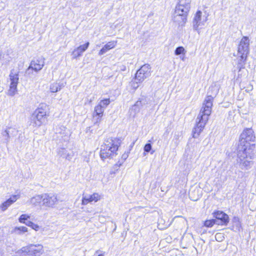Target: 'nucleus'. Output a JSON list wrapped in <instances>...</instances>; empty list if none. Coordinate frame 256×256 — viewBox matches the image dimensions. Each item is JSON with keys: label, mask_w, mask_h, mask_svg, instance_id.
<instances>
[{"label": "nucleus", "mask_w": 256, "mask_h": 256, "mask_svg": "<svg viewBox=\"0 0 256 256\" xmlns=\"http://www.w3.org/2000/svg\"><path fill=\"white\" fill-rule=\"evenodd\" d=\"M238 52L240 58V61L242 62L240 68V70L241 68H244L250 52V40L248 36H244L241 39L238 46Z\"/></svg>", "instance_id": "nucleus-5"}, {"label": "nucleus", "mask_w": 256, "mask_h": 256, "mask_svg": "<svg viewBox=\"0 0 256 256\" xmlns=\"http://www.w3.org/2000/svg\"><path fill=\"white\" fill-rule=\"evenodd\" d=\"M190 10V8H188L186 6H184L180 4H178L176 7L175 13L178 14H179L181 15L184 14L188 16Z\"/></svg>", "instance_id": "nucleus-21"}, {"label": "nucleus", "mask_w": 256, "mask_h": 256, "mask_svg": "<svg viewBox=\"0 0 256 256\" xmlns=\"http://www.w3.org/2000/svg\"><path fill=\"white\" fill-rule=\"evenodd\" d=\"M208 20L207 16L202 14V12L198 10L195 14L192 20V28L199 33L200 29L205 25Z\"/></svg>", "instance_id": "nucleus-10"}, {"label": "nucleus", "mask_w": 256, "mask_h": 256, "mask_svg": "<svg viewBox=\"0 0 256 256\" xmlns=\"http://www.w3.org/2000/svg\"><path fill=\"white\" fill-rule=\"evenodd\" d=\"M43 202V194H38L32 198L30 200V204L34 206H40Z\"/></svg>", "instance_id": "nucleus-22"}, {"label": "nucleus", "mask_w": 256, "mask_h": 256, "mask_svg": "<svg viewBox=\"0 0 256 256\" xmlns=\"http://www.w3.org/2000/svg\"><path fill=\"white\" fill-rule=\"evenodd\" d=\"M32 228L36 231H38L40 229V227L38 225L35 224L34 223L32 225Z\"/></svg>", "instance_id": "nucleus-35"}, {"label": "nucleus", "mask_w": 256, "mask_h": 256, "mask_svg": "<svg viewBox=\"0 0 256 256\" xmlns=\"http://www.w3.org/2000/svg\"><path fill=\"white\" fill-rule=\"evenodd\" d=\"M120 146L118 140L116 138H108L106 140L100 148V156L104 160L116 155Z\"/></svg>", "instance_id": "nucleus-2"}, {"label": "nucleus", "mask_w": 256, "mask_h": 256, "mask_svg": "<svg viewBox=\"0 0 256 256\" xmlns=\"http://www.w3.org/2000/svg\"><path fill=\"white\" fill-rule=\"evenodd\" d=\"M58 154L63 158L70 160L73 158L74 153L72 150H68L66 148H61L58 150Z\"/></svg>", "instance_id": "nucleus-19"}, {"label": "nucleus", "mask_w": 256, "mask_h": 256, "mask_svg": "<svg viewBox=\"0 0 256 256\" xmlns=\"http://www.w3.org/2000/svg\"><path fill=\"white\" fill-rule=\"evenodd\" d=\"M90 43L86 42L85 44L80 45L77 48H75L72 52L74 58H76L80 56L82 54L85 52L89 46Z\"/></svg>", "instance_id": "nucleus-17"}, {"label": "nucleus", "mask_w": 256, "mask_h": 256, "mask_svg": "<svg viewBox=\"0 0 256 256\" xmlns=\"http://www.w3.org/2000/svg\"><path fill=\"white\" fill-rule=\"evenodd\" d=\"M24 224H25L26 225H27L28 226L32 227V225L34 224V222H30V221H27L25 222Z\"/></svg>", "instance_id": "nucleus-37"}, {"label": "nucleus", "mask_w": 256, "mask_h": 256, "mask_svg": "<svg viewBox=\"0 0 256 256\" xmlns=\"http://www.w3.org/2000/svg\"><path fill=\"white\" fill-rule=\"evenodd\" d=\"M216 240L218 242H221L224 238V236L222 233H217L215 236Z\"/></svg>", "instance_id": "nucleus-33"}, {"label": "nucleus", "mask_w": 256, "mask_h": 256, "mask_svg": "<svg viewBox=\"0 0 256 256\" xmlns=\"http://www.w3.org/2000/svg\"><path fill=\"white\" fill-rule=\"evenodd\" d=\"M188 16L184 14H176L172 17V20L178 26L183 27L185 26L187 22Z\"/></svg>", "instance_id": "nucleus-16"}, {"label": "nucleus", "mask_w": 256, "mask_h": 256, "mask_svg": "<svg viewBox=\"0 0 256 256\" xmlns=\"http://www.w3.org/2000/svg\"><path fill=\"white\" fill-rule=\"evenodd\" d=\"M117 44L116 41H111L106 44L100 50L98 55L102 56L106 53L108 50L114 48Z\"/></svg>", "instance_id": "nucleus-20"}, {"label": "nucleus", "mask_w": 256, "mask_h": 256, "mask_svg": "<svg viewBox=\"0 0 256 256\" xmlns=\"http://www.w3.org/2000/svg\"><path fill=\"white\" fill-rule=\"evenodd\" d=\"M2 135L4 137V139L6 140V142H8L9 138H10L9 134L8 132L7 129L2 131Z\"/></svg>", "instance_id": "nucleus-30"}, {"label": "nucleus", "mask_w": 256, "mask_h": 256, "mask_svg": "<svg viewBox=\"0 0 256 256\" xmlns=\"http://www.w3.org/2000/svg\"><path fill=\"white\" fill-rule=\"evenodd\" d=\"M248 153L246 148H242L240 146L238 148V162L242 170H248L254 164V162L252 160V156Z\"/></svg>", "instance_id": "nucleus-4"}, {"label": "nucleus", "mask_w": 256, "mask_h": 256, "mask_svg": "<svg viewBox=\"0 0 256 256\" xmlns=\"http://www.w3.org/2000/svg\"><path fill=\"white\" fill-rule=\"evenodd\" d=\"M46 106H42L37 108L30 116V125L34 128H39L44 124L47 120L48 116Z\"/></svg>", "instance_id": "nucleus-3"}, {"label": "nucleus", "mask_w": 256, "mask_h": 256, "mask_svg": "<svg viewBox=\"0 0 256 256\" xmlns=\"http://www.w3.org/2000/svg\"><path fill=\"white\" fill-rule=\"evenodd\" d=\"M216 220L214 219L207 220L204 222V226L206 227H212L216 223Z\"/></svg>", "instance_id": "nucleus-26"}, {"label": "nucleus", "mask_w": 256, "mask_h": 256, "mask_svg": "<svg viewBox=\"0 0 256 256\" xmlns=\"http://www.w3.org/2000/svg\"><path fill=\"white\" fill-rule=\"evenodd\" d=\"M140 104V102H136V103L135 104L134 106H139V104Z\"/></svg>", "instance_id": "nucleus-39"}, {"label": "nucleus", "mask_w": 256, "mask_h": 256, "mask_svg": "<svg viewBox=\"0 0 256 256\" xmlns=\"http://www.w3.org/2000/svg\"><path fill=\"white\" fill-rule=\"evenodd\" d=\"M30 216L27 214H22L19 218V222L21 223H24V220L30 218Z\"/></svg>", "instance_id": "nucleus-31"}, {"label": "nucleus", "mask_w": 256, "mask_h": 256, "mask_svg": "<svg viewBox=\"0 0 256 256\" xmlns=\"http://www.w3.org/2000/svg\"><path fill=\"white\" fill-rule=\"evenodd\" d=\"M141 82H138L135 78L134 80L131 82V86L134 90H136L139 86L138 84Z\"/></svg>", "instance_id": "nucleus-32"}, {"label": "nucleus", "mask_w": 256, "mask_h": 256, "mask_svg": "<svg viewBox=\"0 0 256 256\" xmlns=\"http://www.w3.org/2000/svg\"><path fill=\"white\" fill-rule=\"evenodd\" d=\"M213 214L216 219L220 220L222 224L226 225L229 222L228 216L222 211H216L214 212Z\"/></svg>", "instance_id": "nucleus-18"}, {"label": "nucleus", "mask_w": 256, "mask_h": 256, "mask_svg": "<svg viewBox=\"0 0 256 256\" xmlns=\"http://www.w3.org/2000/svg\"><path fill=\"white\" fill-rule=\"evenodd\" d=\"M6 129L9 134V135L10 136V137L14 136L18 134V131L16 129L11 127L8 128Z\"/></svg>", "instance_id": "nucleus-25"}, {"label": "nucleus", "mask_w": 256, "mask_h": 256, "mask_svg": "<svg viewBox=\"0 0 256 256\" xmlns=\"http://www.w3.org/2000/svg\"><path fill=\"white\" fill-rule=\"evenodd\" d=\"M185 52V50L183 46H178L176 49L174 54L178 56L182 54H184Z\"/></svg>", "instance_id": "nucleus-29"}, {"label": "nucleus", "mask_w": 256, "mask_h": 256, "mask_svg": "<svg viewBox=\"0 0 256 256\" xmlns=\"http://www.w3.org/2000/svg\"><path fill=\"white\" fill-rule=\"evenodd\" d=\"M110 103L109 98L102 100L94 107V112L92 114L94 124L99 123L100 122L104 110Z\"/></svg>", "instance_id": "nucleus-7"}, {"label": "nucleus", "mask_w": 256, "mask_h": 256, "mask_svg": "<svg viewBox=\"0 0 256 256\" xmlns=\"http://www.w3.org/2000/svg\"><path fill=\"white\" fill-rule=\"evenodd\" d=\"M151 74V67L148 64H144L137 70L136 74V79L138 82H142Z\"/></svg>", "instance_id": "nucleus-11"}, {"label": "nucleus", "mask_w": 256, "mask_h": 256, "mask_svg": "<svg viewBox=\"0 0 256 256\" xmlns=\"http://www.w3.org/2000/svg\"><path fill=\"white\" fill-rule=\"evenodd\" d=\"M14 232L16 234H21L28 232V228L26 226L16 227Z\"/></svg>", "instance_id": "nucleus-24"}, {"label": "nucleus", "mask_w": 256, "mask_h": 256, "mask_svg": "<svg viewBox=\"0 0 256 256\" xmlns=\"http://www.w3.org/2000/svg\"><path fill=\"white\" fill-rule=\"evenodd\" d=\"M19 71L12 70L9 75V79L8 80L10 82V88L8 91V95L13 96L17 92V85L18 83Z\"/></svg>", "instance_id": "nucleus-8"}, {"label": "nucleus", "mask_w": 256, "mask_h": 256, "mask_svg": "<svg viewBox=\"0 0 256 256\" xmlns=\"http://www.w3.org/2000/svg\"><path fill=\"white\" fill-rule=\"evenodd\" d=\"M98 256H104V254H102L98 255Z\"/></svg>", "instance_id": "nucleus-40"}, {"label": "nucleus", "mask_w": 256, "mask_h": 256, "mask_svg": "<svg viewBox=\"0 0 256 256\" xmlns=\"http://www.w3.org/2000/svg\"><path fill=\"white\" fill-rule=\"evenodd\" d=\"M64 87L62 84L54 82L50 85V90L52 92H56L60 90Z\"/></svg>", "instance_id": "nucleus-23"}, {"label": "nucleus", "mask_w": 256, "mask_h": 256, "mask_svg": "<svg viewBox=\"0 0 256 256\" xmlns=\"http://www.w3.org/2000/svg\"><path fill=\"white\" fill-rule=\"evenodd\" d=\"M128 157V154H126V153H124L122 154V158L124 160H125Z\"/></svg>", "instance_id": "nucleus-38"}, {"label": "nucleus", "mask_w": 256, "mask_h": 256, "mask_svg": "<svg viewBox=\"0 0 256 256\" xmlns=\"http://www.w3.org/2000/svg\"><path fill=\"white\" fill-rule=\"evenodd\" d=\"M255 138V135L252 129H245L240 135V144L238 146V148L241 146L242 148H246V150H247L248 148L250 146L249 142H254Z\"/></svg>", "instance_id": "nucleus-6"}, {"label": "nucleus", "mask_w": 256, "mask_h": 256, "mask_svg": "<svg viewBox=\"0 0 256 256\" xmlns=\"http://www.w3.org/2000/svg\"><path fill=\"white\" fill-rule=\"evenodd\" d=\"M44 64V60L42 58L32 60L27 70L28 71L32 69L36 72H38L42 68Z\"/></svg>", "instance_id": "nucleus-13"}, {"label": "nucleus", "mask_w": 256, "mask_h": 256, "mask_svg": "<svg viewBox=\"0 0 256 256\" xmlns=\"http://www.w3.org/2000/svg\"><path fill=\"white\" fill-rule=\"evenodd\" d=\"M100 199V196L98 193H94L90 196H83L82 204V205H86L92 202H97Z\"/></svg>", "instance_id": "nucleus-15"}, {"label": "nucleus", "mask_w": 256, "mask_h": 256, "mask_svg": "<svg viewBox=\"0 0 256 256\" xmlns=\"http://www.w3.org/2000/svg\"><path fill=\"white\" fill-rule=\"evenodd\" d=\"M20 197V196L19 194L12 195L9 198L0 205V210L2 212H4L9 206L19 199Z\"/></svg>", "instance_id": "nucleus-14"}, {"label": "nucleus", "mask_w": 256, "mask_h": 256, "mask_svg": "<svg viewBox=\"0 0 256 256\" xmlns=\"http://www.w3.org/2000/svg\"><path fill=\"white\" fill-rule=\"evenodd\" d=\"M23 256H40L44 252L41 244H30L22 248Z\"/></svg>", "instance_id": "nucleus-9"}, {"label": "nucleus", "mask_w": 256, "mask_h": 256, "mask_svg": "<svg viewBox=\"0 0 256 256\" xmlns=\"http://www.w3.org/2000/svg\"><path fill=\"white\" fill-rule=\"evenodd\" d=\"M154 152V151H152V152H151V154H152Z\"/></svg>", "instance_id": "nucleus-41"}, {"label": "nucleus", "mask_w": 256, "mask_h": 256, "mask_svg": "<svg viewBox=\"0 0 256 256\" xmlns=\"http://www.w3.org/2000/svg\"><path fill=\"white\" fill-rule=\"evenodd\" d=\"M191 0H179L178 4L190 8Z\"/></svg>", "instance_id": "nucleus-27"}, {"label": "nucleus", "mask_w": 256, "mask_h": 256, "mask_svg": "<svg viewBox=\"0 0 256 256\" xmlns=\"http://www.w3.org/2000/svg\"><path fill=\"white\" fill-rule=\"evenodd\" d=\"M58 202L57 196L53 194H44L42 206L53 208Z\"/></svg>", "instance_id": "nucleus-12"}, {"label": "nucleus", "mask_w": 256, "mask_h": 256, "mask_svg": "<svg viewBox=\"0 0 256 256\" xmlns=\"http://www.w3.org/2000/svg\"><path fill=\"white\" fill-rule=\"evenodd\" d=\"M152 149V145L150 144H146L144 147V150L147 152L150 151Z\"/></svg>", "instance_id": "nucleus-34"}, {"label": "nucleus", "mask_w": 256, "mask_h": 256, "mask_svg": "<svg viewBox=\"0 0 256 256\" xmlns=\"http://www.w3.org/2000/svg\"><path fill=\"white\" fill-rule=\"evenodd\" d=\"M209 92L212 91V94L213 96L216 95L218 92V87L214 84V86H211L209 88Z\"/></svg>", "instance_id": "nucleus-28"}, {"label": "nucleus", "mask_w": 256, "mask_h": 256, "mask_svg": "<svg viewBox=\"0 0 256 256\" xmlns=\"http://www.w3.org/2000/svg\"><path fill=\"white\" fill-rule=\"evenodd\" d=\"M252 90H253V86H252V85L251 84H249L248 85V86L246 87V90L247 92H249L252 91Z\"/></svg>", "instance_id": "nucleus-36"}, {"label": "nucleus", "mask_w": 256, "mask_h": 256, "mask_svg": "<svg viewBox=\"0 0 256 256\" xmlns=\"http://www.w3.org/2000/svg\"><path fill=\"white\" fill-rule=\"evenodd\" d=\"M213 99V96L210 95L208 96L204 100L196 118V126L192 131L194 138H197L200 134L208 122L209 116L212 112Z\"/></svg>", "instance_id": "nucleus-1"}]
</instances>
